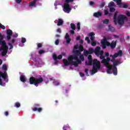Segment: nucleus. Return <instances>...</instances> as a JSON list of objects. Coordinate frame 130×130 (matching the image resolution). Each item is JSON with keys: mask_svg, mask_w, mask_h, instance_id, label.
Segmentation results:
<instances>
[{"mask_svg": "<svg viewBox=\"0 0 130 130\" xmlns=\"http://www.w3.org/2000/svg\"><path fill=\"white\" fill-rule=\"evenodd\" d=\"M44 52H45V51H44V50H40L39 51V54H42L44 53Z\"/></svg>", "mask_w": 130, "mask_h": 130, "instance_id": "45", "label": "nucleus"}, {"mask_svg": "<svg viewBox=\"0 0 130 130\" xmlns=\"http://www.w3.org/2000/svg\"><path fill=\"white\" fill-rule=\"evenodd\" d=\"M79 39H81V36H78L76 38V40H79Z\"/></svg>", "mask_w": 130, "mask_h": 130, "instance_id": "63", "label": "nucleus"}, {"mask_svg": "<svg viewBox=\"0 0 130 130\" xmlns=\"http://www.w3.org/2000/svg\"><path fill=\"white\" fill-rule=\"evenodd\" d=\"M75 30H70V33H71V34H72V35H74V34H75V31H74Z\"/></svg>", "mask_w": 130, "mask_h": 130, "instance_id": "59", "label": "nucleus"}, {"mask_svg": "<svg viewBox=\"0 0 130 130\" xmlns=\"http://www.w3.org/2000/svg\"><path fill=\"white\" fill-rule=\"evenodd\" d=\"M17 4H21L22 2V0H15Z\"/></svg>", "mask_w": 130, "mask_h": 130, "instance_id": "56", "label": "nucleus"}, {"mask_svg": "<svg viewBox=\"0 0 130 130\" xmlns=\"http://www.w3.org/2000/svg\"><path fill=\"white\" fill-rule=\"evenodd\" d=\"M80 76L83 77H84L85 76V74L83 73H80Z\"/></svg>", "mask_w": 130, "mask_h": 130, "instance_id": "60", "label": "nucleus"}, {"mask_svg": "<svg viewBox=\"0 0 130 130\" xmlns=\"http://www.w3.org/2000/svg\"><path fill=\"white\" fill-rule=\"evenodd\" d=\"M104 12H105V16H107V15H108V14H109V11H108V10H105L104 11Z\"/></svg>", "mask_w": 130, "mask_h": 130, "instance_id": "50", "label": "nucleus"}, {"mask_svg": "<svg viewBox=\"0 0 130 130\" xmlns=\"http://www.w3.org/2000/svg\"><path fill=\"white\" fill-rule=\"evenodd\" d=\"M97 44L96 43V42L94 41H91V46H96V45Z\"/></svg>", "mask_w": 130, "mask_h": 130, "instance_id": "40", "label": "nucleus"}, {"mask_svg": "<svg viewBox=\"0 0 130 130\" xmlns=\"http://www.w3.org/2000/svg\"><path fill=\"white\" fill-rule=\"evenodd\" d=\"M53 58L54 60H55L54 64H58V61L56 60L57 59V56H56V54H53Z\"/></svg>", "mask_w": 130, "mask_h": 130, "instance_id": "19", "label": "nucleus"}, {"mask_svg": "<svg viewBox=\"0 0 130 130\" xmlns=\"http://www.w3.org/2000/svg\"><path fill=\"white\" fill-rule=\"evenodd\" d=\"M29 7H36V1H33L29 3Z\"/></svg>", "mask_w": 130, "mask_h": 130, "instance_id": "21", "label": "nucleus"}, {"mask_svg": "<svg viewBox=\"0 0 130 130\" xmlns=\"http://www.w3.org/2000/svg\"><path fill=\"white\" fill-rule=\"evenodd\" d=\"M109 9H110V12H111V13L115 12V8L113 7H110Z\"/></svg>", "mask_w": 130, "mask_h": 130, "instance_id": "35", "label": "nucleus"}, {"mask_svg": "<svg viewBox=\"0 0 130 130\" xmlns=\"http://www.w3.org/2000/svg\"><path fill=\"white\" fill-rule=\"evenodd\" d=\"M117 14H118V12L117 11H116L114 13L113 17L114 23H115V24L116 25L118 22V23L120 26H121L123 25V24H124V20H127V18H126V16H125V15H118L117 18L116 17L117 16Z\"/></svg>", "mask_w": 130, "mask_h": 130, "instance_id": "3", "label": "nucleus"}, {"mask_svg": "<svg viewBox=\"0 0 130 130\" xmlns=\"http://www.w3.org/2000/svg\"><path fill=\"white\" fill-rule=\"evenodd\" d=\"M122 55V51L119 50L117 53H115L114 55H113V57H112V59H110L111 61L113 62V64L115 63L117 65L120 64L121 63L120 62V61L119 60H116L115 58L117 57L118 56H121Z\"/></svg>", "mask_w": 130, "mask_h": 130, "instance_id": "5", "label": "nucleus"}, {"mask_svg": "<svg viewBox=\"0 0 130 130\" xmlns=\"http://www.w3.org/2000/svg\"><path fill=\"white\" fill-rule=\"evenodd\" d=\"M3 70H4V71H7V65H6L5 64H3Z\"/></svg>", "mask_w": 130, "mask_h": 130, "instance_id": "46", "label": "nucleus"}, {"mask_svg": "<svg viewBox=\"0 0 130 130\" xmlns=\"http://www.w3.org/2000/svg\"><path fill=\"white\" fill-rule=\"evenodd\" d=\"M101 16H102V13H101L100 11L98 12H95L93 14V16L95 17V18H99V17H101Z\"/></svg>", "mask_w": 130, "mask_h": 130, "instance_id": "17", "label": "nucleus"}, {"mask_svg": "<svg viewBox=\"0 0 130 130\" xmlns=\"http://www.w3.org/2000/svg\"><path fill=\"white\" fill-rule=\"evenodd\" d=\"M84 54L85 55V56H87V55H88V54H90L89 53V51H87V50H84Z\"/></svg>", "mask_w": 130, "mask_h": 130, "instance_id": "34", "label": "nucleus"}, {"mask_svg": "<svg viewBox=\"0 0 130 130\" xmlns=\"http://www.w3.org/2000/svg\"><path fill=\"white\" fill-rule=\"evenodd\" d=\"M20 81L22 82L23 83H25L26 82V78H25V76L23 75H21L20 77Z\"/></svg>", "mask_w": 130, "mask_h": 130, "instance_id": "20", "label": "nucleus"}, {"mask_svg": "<svg viewBox=\"0 0 130 130\" xmlns=\"http://www.w3.org/2000/svg\"><path fill=\"white\" fill-rule=\"evenodd\" d=\"M4 39V36L2 35L1 33H0V45L2 44H6L7 43H6V41L3 40Z\"/></svg>", "mask_w": 130, "mask_h": 130, "instance_id": "15", "label": "nucleus"}, {"mask_svg": "<svg viewBox=\"0 0 130 130\" xmlns=\"http://www.w3.org/2000/svg\"><path fill=\"white\" fill-rule=\"evenodd\" d=\"M107 46H110V47L112 49H114V48H115V47H116V41H112L111 43H110V42L108 43L106 45V48Z\"/></svg>", "mask_w": 130, "mask_h": 130, "instance_id": "12", "label": "nucleus"}, {"mask_svg": "<svg viewBox=\"0 0 130 130\" xmlns=\"http://www.w3.org/2000/svg\"><path fill=\"white\" fill-rule=\"evenodd\" d=\"M100 49H101V47H100V46L96 47L95 49L94 53H95V54H97V52H99V50H100Z\"/></svg>", "mask_w": 130, "mask_h": 130, "instance_id": "24", "label": "nucleus"}, {"mask_svg": "<svg viewBox=\"0 0 130 130\" xmlns=\"http://www.w3.org/2000/svg\"><path fill=\"white\" fill-rule=\"evenodd\" d=\"M93 52H95L94 49H93L92 48H89L88 49V53H89V54H92Z\"/></svg>", "mask_w": 130, "mask_h": 130, "instance_id": "28", "label": "nucleus"}, {"mask_svg": "<svg viewBox=\"0 0 130 130\" xmlns=\"http://www.w3.org/2000/svg\"><path fill=\"white\" fill-rule=\"evenodd\" d=\"M40 105L39 104H35L34 106V108L32 109V111L41 112V111H42V108H40Z\"/></svg>", "mask_w": 130, "mask_h": 130, "instance_id": "11", "label": "nucleus"}, {"mask_svg": "<svg viewBox=\"0 0 130 130\" xmlns=\"http://www.w3.org/2000/svg\"><path fill=\"white\" fill-rule=\"evenodd\" d=\"M0 28H1V29H3V30H5V29H6V26L0 23Z\"/></svg>", "mask_w": 130, "mask_h": 130, "instance_id": "43", "label": "nucleus"}, {"mask_svg": "<svg viewBox=\"0 0 130 130\" xmlns=\"http://www.w3.org/2000/svg\"><path fill=\"white\" fill-rule=\"evenodd\" d=\"M89 4H90V6H94V2H93V1H90V3H89Z\"/></svg>", "mask_w": 130, "mask_h": 130, "instance_id": "58", "label": "nucleus"}, {"mask_svg": "<svg viewBox=\"0 0 130 130\" xmlns=\"http://www.w3.org/2000/svg\"><path fill=\"white\" fill-rule=\"evenodd\" d=\"M79 51H80L81 52L84 51V47L81 44L79 45Z\"/></svg>", "mask_w": 130, "mask_h": 130, "instance_id": "27", "label": "nucleus"}, {"mask_svg": "<svg viewBox=\"0 0 130 130\" xmlns=\"http://www.w3.org/2000/svg\"><path fill=\"white\" fill-rule=\"evenodd\" d=\"M63 63L64 67H68L70 64L74 66L75 67H78L79 63H82V61L79 59V57L77 56H69L67 59H63Z\"/></svg>", "mask_w": 130, "mask_h": 130, "instance_id": "1", "label": "nucleus"}, {"mask_svg": "<svg viewBox=\"0 0 130 130\" xmlns=\"http://www.w3.org/2000/svg\"><path fill=\"white\" fill-rule=\"evenodd\" d=\"M105 6V3L102 2L100 5V8H102Z\"/></svg>", "mask_w": 130, "mask_h": 130, "instance_id": "39", "label": "nucleus"}, {"mask_svg": "<svg viewBox=\"0 0 130 130\" xmlns=\"http://www.w3.org/2000/svg\"><path fill=\"white\" fill-rule=\"evenodd\" d=\"M88 63L87 61H85L86 66H92V70H90V73L91 75H94L98 72V70L101 68V63L96 59L93 60H88Z\"/></svg>", "mask_w": 130, "mask_h": 130, "instance_id": "2", "label": "nucleus"}, {"mask_svg": "<svg viewBox=\"0 0 130 130\" xmlns=\"http://www.w3.org/2000/svg\"><path fill=\"white\" fill-rule=\"evenodd\" d=\"M68 128H71V127L67 124L66 125H64L62 129L63 130H67Z\"/></svg>", "mask_w": 130, "mask_h": 130, "instance_id": "25", "label": "nucleus"}, {"mask_svg": "<svg viewBox=\"0 0 130 130\" xmlns=\"http://www.w3.org/2000/svg\"><path fill=\"white\" fill-rule=\"evenodd\" d=\"M126 16L127 17H130V13L129 12H128L127 13H126Z\"/></svg>", "mask_w": 130, "mask_h": 130, "instance_id": "64", "label": "nucleus"}, {"mask_svg": "<svg viewBox=\"0 0 130 130\" xmlns=\"http://www.w3.org/2000/svg\"><path fill=\"white\" fill-rule=\"evenodd\" d=\"M65 39L66 40V43H67V44H69V43L71 42V38H70V36L69 35V34H66L65 36Z\"/></svg>", "mask_w": 130, "mask_h": 130, "instance_id": "16", "label": "nucleus"}, {"mask_svg": "<svg viewBox=\"0 0 130 130\" xmlns=\"http://www.w3.org/2000/svg\"><path fill=\"white\" fill-rule=\"evenodd\" d=\"M8 45L10 46L9 49H13L14 48V46H13V45L11 43H8Z\"/></svg>", "mask_w": 130, "mask_h": 130, "instance_id": "38", "label": "nucleus"}, {"mask_svg": "<svg viewBox=\"0 0 130 130\" xmlns=\"http://www.w3.org/2000/svg\"><path fill=\"white\" fill-rule=\"evenodd\" d=\"M54 85H55V86H59V82H58V81H55L54 82Z\"/></svg>", "mask_w": 130, "mask_h": 130, "instance_id": "53", "label": "nucleus"}, {"mask_svg": "<svg viewBox=\"0 0 130 130\" xmlns=\"http://www.w3.org/2000/svg\"><path fill=\"white\" fill-rule=\"evenodd\" d=\"M65 4H69V3H73L74 0H64Z\"/></svg>", "mask_w": 130, "mask_h": 130, "instance_id": "36", "label": "nucleus"}, {"mask_svg": "<svg viewBox=\"0 0 130 130\" xmlns=\"http://www.w3.org/2000/svg\"><path fill=\"white\" fill-rule=\"evenodd\" d=\"M127 7H128L127 4H123L122 8H123V9H127Z\"/></svg>", "mask_w": 130, "mask_h": 130, "instance_id": "52", "label": "nucleus"}, {"mask_svg": "<svg viewBox=\"0 0 130 130\" xmlns=\"http://www.w3.org/2000/svg\"><path fill=\"white\" fill-rule=\"evenodd\" d=\"M88 60H93V59H92V55H89L88 57Z\"/></svg>", "mask_w": 130, "mask_h": 130, "instance_id": "55", "label": "nucleus"}, {"mask_svg": "<svg viewBox=\"0 0 130 130\" xmlns=\"http://www.w3.org/2000/svg\"><path fill=\"white\" fill-rule=\"evenodd\" d=\"M7 40L9 41L11 40V36L13 35V31L11 29H7L6 31Z\"/></svg>", "mask_w": 130, "mask_h": 130, "instance_id": "13", "label": "nucleus"}, {"mask_svg": "<svg viewBox=\"0 0 130 130\" xmlns=\"http://www.w3.org/2000/svg\"><path fill=\"white\" fill-rule=\"evenodd\" d=\"M100 58H101V59H105V56H103V55H101V56H100Z\"/></svg>", "mask_w": 130, "mask_h": 130, "instance_id": "54", "label": "nucleus"}, {"mask_svg": "<svg viewBox=\"0 0 130 130\" xmlns=\"http://www.w3.org/2000/svg\"><path fill=\"white\" fill-rule=\"evenodd\" d=\"M79 58L81 59V60H82V61H84V60H85V57H84V55L83 54H81L79 55Z\"/></svg>", "mask_w": 130, "mask_h": 130, "instance_id": "31", "label": "nucleus"}, {"mask_svg": "<svg viewBox=\"0 0 130 130\" xmlns=\"http://www.w3.org/2000/svg\"><path fill=\"white\" fill-rule=\"evenodd\" d=\"M55 44L56 45H58V44H59V40L57 39L55 42Z\"/></svg>", "mask_w": 130, "mask_h": 130, "instance_id": "49", "label": "nucleus"}, {"mask_svg": "<svg viewBox=\"0 0 130 130\" xmlns=\"http://www.w3.org/2000/svg\"><path fill=\"white\" fill-rule=\"evenodd\" d=\"M14 106L15 107H17V108H19L21 106V104L19 102L15 103Z\"/></svg>", "mask_w": 130, "mask_h": 130, "instance_id": "32", "label": "nucleus"}, {"mask_svg": "<svg viewBox=\"0 0 130 130\" xmlns=\"http://www.w3.org/2000/svg\"><path fill=\"white\" fill-rule=\"evenodd\" d=\"M117 66H118V65H117V64H116L115 63H114L112 65H110V66L108 67L107 73L108 74H112V72H110V71L112 70L113 75H114V76H117V68H116Z\"/></svg>", "mask_w": 130, "mask_h": 130, "instance_id": "6", "label": "nucleus"}, {"mask_svg": "<svg viewBox=\"0 0 130 130\" xmlns=\"http://www.w3.org/2000/svg\"><path fill=\"white\" fill-rule=\"evenodd\" d=\"M78 48H79V45H76L75 46H74V49H73V51H74L75 50H78L77 49H78Z\"/></svg>", "mask_w": 130, "mask_h": 130, "instance_id": "41", "label": "nucleus"}, {"mask_svg": "<svg viewBox=\"0 0 130 130\" xmlns=\"http://www.w3.org/2000/svg\"><path fill=\"white\" fill-rule=\"evenodd\" d=\"M94 36H95V34L93 32H91L88 34V36L90 37V40L91 41H94V39H95V37H94Z\"/></svg>", "mask_w": 130, "mask_h": 130, "instance_id": "18", "label": "nucleus"}, {"mask_svg": "<svg viewBox=\"0 0 130 130\" xmlns=\"http://www.w3.org/2000/svg\"><path fill=\"white\" fill-rule=\"evenodd\" d=\"M63 10L64 13H67V14H70V12L72 11V8H71V7H70V4L67 3H64Z\"/></svg>", "mask_w": 130, "mask_h": 130, "instance_id": "9", "label": "nucleus"}, {"mask_svg": "<svg viewBox=\"0 0 130 130\" xmlns=\"http://www.w3.org/2000/svg\"><path fill=\"white\" fill-rule=\"evenodd\" d=\"M61 58H62V55H59L57 57V59H61Z\"/></svg>", "mask_w": 130, "mask_h": 130, "instance_id": "51", "label": "nucleus"}, {"mask_svg": "<svg viewBox=\"0 0 130 130\" xmlns=\"http://www.w3.org/2000/svg\"><path fill=\"white\" fill-rule=\"evenodd\" d=\"M2 47L0 48V51L3 50L2 52V55L5 56L8 53V50L9 49V47L7 46V43L1 45Z\"/></svg>", "mask_w": 130, "mask_h": 130, "instance_id": "8", "label": "nucleus"}, {"mask_svg": "<svg viewBox=\"0 0 130 130\" xmlns=\"http://www.w3.org/2000/svg\"><path fill=\"white\" fill-rule=\"evenodd\" d=\"M25 42H26V38H22V39H21V43H25Z\"/></svg>", "mask_w": 130, "mask_h": 130, "instance_id": "48", "label": "nucleus"}, {"mask_svg": "<svg viewBox=\"0 0 130 130\" xmlns=\"http://www.w3.org/2000/svg\"><path fill=\"white\" fill-rule=\"evenodd\" d=\"M114 2H115L117 3V6H120V5H122V3H121V0H113Z\"/></svg>", "mask_w": 130, "mask_h": 130, "instance_id": "26", "label": "nucleus"}, {"mask_svg": "<svg viewBox=\"0 0 130 130\" xmlns=\"http://www.w3.org/2000/svg\"><path fill=\"white\" fill-rule=\"evenodd\" d=\"M85 40L87 41V43H90L91 42V41H90V39H89V37H86Z\"/></svg>", "mask_w": 130, "mask_h": 130, "instance_id": "47", "label": "nucleus"}, {"mask_svg": "<svg viewBox=\"0 0 130 130\" xmlns=\"http://www.w3.org/2000/svg\"><path fill=\"white\" fill-rule=\"evenodd\" d=\"M109 61H110V58L107 57V59H104L102 61V63H103L107 67V70H108V67H110V66H112V64H109Z\"/></svg>", "mask_w": 130, "mask_h": 130, "instance_id": "10", "label": "nucleus"}, {"mask_svg": "<svg viewBox=\"0 0 130 130\" xmlns=\"http://www.w3.org/2000/svg\"><path fill=\"white\" fill-rule=\"evenodd\" d=\"M104 53V50H101L99 53V54H100V55H102Z\"/></svg>", "mask_w": 130, "mask_h": 130, "instance_id": "57", "label": "nucleus"}, {"mask_svg": "<svg viewBox=\"0 0 130 130\" xmlns=\"http://www.w3.org/2000/svg\"><path fill=\"white\" fill-rule=\"evenodd\" d=\"M37 44L38 48H41V47H42V44L39 43H38Z\"/></svg>", "mask_w": 130, "mask_h": 130, "instance_id": "42", "label": "nucleus"}, {"mask_svg": "<svg viewBox=\"0 0 130 130\" xmlns=\"http://www.w3.org/2000/svg\"><path fill=\"white\" fill-rule=\"evenodd\" d=\"M103 23L104 24H109V19H105L104 20H103Z\"/></svg>", "mask_w": 130, "mask_h": 130, "instance_id": "33", "label": "nucleus"}, {"mask_svg": "<svg viewBox=\"0 0 130 130\" xmlns=\"http://www.w3.org/2000/svg\"><path fill=\"white\" fill-rule=\"evenodd\" d=\"M109 30L110 31V32H114L115 31V29L113 26H111V25H109Z\"/></svg>", "mask_w": 130, "mask_h": 130, "instance_id": "23", "label": "nucleus"}, {"mask_svg": "<svg viewBox=\"0 0 130 130\" xmlns=\"http://www.w3.org/2000/svg\"><path fill=\"white\" fill-rule=\"evenodd\" d=\"M5 115H6V116H8V115H9V112L6 111L5 112Z\"/></svg>", "mask_w": 130, "mask_h": 130, "instance_id": "62", "label": "nucleus"}, {"mask_svg": "<svg viewBox=\"0 0 130 130\" xmlns=\"http://www.w3.org/2000/svg\"><path fill=\"white\" fill-rule=\"evenodd\" d=\"M63 24V20L61 19H59L57 22V26H61Z\"/></svg>", "mask_w": 130, "mask_h": 130, "instance_id": "22", "label": "nucleus"}, {"mask_svg": "<svg viewBox=\"0 0 130 130\" xmlns=\"http://www.w3.org/2000/svg\"><path fill=\"white\" fill-rule=\"evenodd\" d=\"M112 7H114V2H111L108 5V8H112Z\"/></svg>", "mask_w": 130, "mask_h": 130, "instance_id": "29", "label": "nucleus"}, {"mask_svg": "<svg viewBox=\"0 0 130 130\" xmlns=\"http://www.w3.org/2000/svg\"><path fill=\"white\" fill-rule=\"evenodd\" d=\"M71 28L72 30H76V25L74 23H71Z\"/></svg>", "mask_w": 130, "mask_h": 130, "instance_id": "30", "label": "nucleus"}, {"mask_svg": "<svg viewBox=\"0 0 130 130\" xmlns=\"http://www.w3.org/2000/svg\"><path fill=\"white\" fill-rule=\"evenodd\" d=\"M43 82V78L41 76H39L38 78L31 76L29 78V84L35 85L36 87H38V85Z\"/></svg>", "mask_w": 130, "mask_h": 130, "instance_id": "4", "label": "nucleus"}, {"mask_svg": "<svg viewBox=\"0 0 130 130\" xmlns=\"http://www.w3.org/2000/svg\"><path fill=\"white\" fill-rule=\"evenodd\" d=\"M57 32H58V33H61V29H60V28H58L57 29Z\"/></svg>", "mask_w": 130, "mask_h": 130, "instance_id": "61", "label": "nucleus"}, {"mask_svg": "<svg viewBox=\"0 0 130 130\" xmlns=\"http://www.w3.org/2000/svg\"><path fill=\"white\" fill-rule=\"evenodd\" d=\"M73 54L74 55H70V56H77L78 57V56H80V55H81V51L79 50H74V51H73Z\"/></svg>", "mask_w": 130, "mask_h": 130, "instance_id": "14", "label": "nucleus"}, {"mask_svg": "<svg viewBox=\"0 0 130 130\" xmlns=\"http://www.w3.org/2000/svg\"><path fill=\"white\" fill-rule=\"evenodd\" d=\"M77 27L78 30H80V29H81V25H80V22L77 23Z\"/></svg>", "mask_w": 130, "mask_h": 130, "instance_id": "37", "label": "nucleus"}, {"mask_svg": "<svg viewBox=\"0 0 130 130\" xmlns=\"http://www.w3.org/2000/svg\"><path fill=\"white\" fill-rule=\"evenodd\" d=\"M108 40H112V38L110 36L104 37V39L101 41V45H102L103 49L106 48V45L107 43H109Z\"/></svg>", "mask_w": 130, "mask_h": 130, "instance_id": "7", "label": "nucleus"}, {"mask_svg": "<svg viewBox=\"0 0 130 130\" xmlns=\"http://www.w3.org/2000/svg\"><path fill=\"white\" fill-rule=\"evenodd\" d=\"M88 69H85V73L86 76L87 77H89V73H88Z\"/></svg>", "mask_w": 130, "mask_h": 130, "instance_id": "44", "label": "nucleus"}]
</instances>
